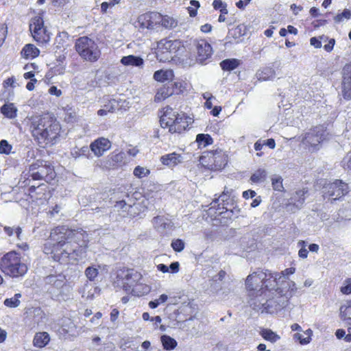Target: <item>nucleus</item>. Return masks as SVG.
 Listing matches in <instances>:
<instances>
[{"label": "nucleus", "mask_w": 351, "mask_h": 351, "mask_svg": "<svg viewBox=\"0 0 351 351\" xmlns=\"http://www.w3.org/2000/svg\"><path fill=\"white\" fill-rule=\"evenodd\" d=\"M183 46L179 40L162 39L157 44L156 57L160 62H169L177 56Z\"/></svg>", "instance_id": "obj_7"}, {"label": "nucleus", "mask_w": 351, "mask_h": 351, "mask_svg": "<svg viewBox=\"0 0 351 351\" xmlns=\"http://www.w3.org/2000/svg\"><path fill=\"white\" fill-rule=\"evenodd\" d=\"M266 290H263L260 291L259 293L256 292L254 295L250 296V300L249 302L250 305L256 311H261V312H263V308H258L255 304H258L259 302L263 304H264V302L265 300H267L268 298H266L265 294Z\"/></svg>", "instance_id": "obj_27"}, {"label": "nucleus", "mask_w": 351, "mask_h": 351, "mask_svg": "<svg viewBox=\"0 0 351 351\" xmlns=\"http://www.w3.org/2000/svg\"><path fill=\"white\" fill-rule=\"evenodd\" d=\"M335 43V39L330 38V39H329L328 43L327 44L324 45V49L326 51L330 52L333 49Z\"/></svg>", "instance_id": "obj_59"}, {"label": "nucleus", "mask_w": 351, "mask_h": 351, "mask_svg": "<svg viewBox=\"0 0 351 351\" xmlns=\"http://www.w3.org/2000/svg\"><path fill=\"white\" fill-rule=\"evenodd\" d=\"M0 269L5 275L11 278H20L27 271V265L22 261L20 253L11 251L6 253L1 258Z\"/></svg>", "instance_id": "obj_4"}, {"label": "nucleus", "mask_w": 351, "mask_h": 351, "mask_svg": "<svg viewBox=\"0 0 351 351\" xmlns=\"http://www.w3.org/2000/svg\"><path fill=\"white\" fill-rule=\"evenodd\" d=\"M29 177L34 180H44L47 182L53 180L56 173L51 164L45 160H38L29 165Z\"/></svg>", "instance_id": "obj_8"}, {"label": "nucleus", "mask_w": 351, "mask_h": 351, "mask_svg": "<svg viewBox=\"0 0 351 351\" xmlns=\"http://www.w3.org/2000/svg\"><path fill=\"white\" fill-rule=\"evenodd\" d=\"M324 196L339 199L348 193V185L340 180L328 183L324 186Z\"/></svg>", "instance_id": "obj_13"}, {"label": "nucleus", "mask_w": 351, "mask_h": 351, "mask_svg": "<svg viewBox=\"0 0 351 351\" xmlns=\"http://www.w3.org/2000/svg\"><path fill=\"white\" fill-rule=\"evenodd\" d=\"M141 274L133 269H121L117 273V278L121 281L123 288L126 292L131 290L141 279Z\"/></svg>", "instance_id": "obj_11"}, {"label": "nucleus", "mask_w": 351, "mask_h": 351, "mask_svg": "<svg viewBox=\"0 0 351 351\" xmlns=\"http://www.w3.org/2000/svg\"><path fill=\"white\" fill-rule=\"evenodd\" d=\"M182 160V157L180 154L173 152L169 154L164 155L160 158V162L166 166L173 167L180 163Z\"/></svg>", "instance_id": "obj_26"}, {"label": "nucleus", "mask_w": 351, "mask_h": 351, "mask_svg": "<svg viewBox=\"0 0 351 351\" xmlns=\"http://www.w3.org/2000/svg\"><path fill=\"white\" fill-rule=\"evenodd\" d=\"M174 126L171 128V133H181L184 131L191 123V118L185 116L184 114L177 113L176 118H174Z\"/></svg>", "instance_id": "obj_22"}, {"label": "nucleus", "mask_w": 351, "mask_h": 351, "mask_svg": "<svg viewBox=\"0 0 351 351\" xmlns=\"http://www.w3.org/2000/svg\"><path fill=\"white\" fill-rule=\"evenodd\" d=\"M177 113L172 108L167 107L163 115L161 117L160 122L162 128H169L171 133V128L174 126L175 119Z\"/></svg>", "instance_id": "obj_23"}, {"label": "nucleus", "mask_w": 351, "mask_h": 351, "mask_svg": "<svg viewBox=\"0 0 351 351\" xmlns=\"http://www.w3.org/2000/svg\"><path fill=\"white\" fill-rule=\"evenodd\" d=\"M12 145L7 141L2 140L0 142V154H9L12 150Z\"/></svg>", "instance_id": "obj_52"}, {"label": "nucleus", "mask_w": 351, "mask_h": 351, "mask_svg": "<svg viewBox=\"0 0 351 351\" xmlns=\"http://www.w3.org/2000/svg\"><path fill=\"white\" fill-rule=\"evenodd\" d=\"M21 297V293H16L14 297L7 298L4 300V305L10 308H16L20 305L19 298Z\"/></svg>", "instance_id": "obj_40"}, {"label": "nucleus", "mask_w": 351, "mask_h": 351, "mask_svg": "<svg viewBox=\"0 0 351 351\" xmlns=\"http://www.w3.org/2000/svg\"><path fill=\"white\" fill-rule=\"evenodd\" d=\"M267 176V172L264 169H258L256 170L250 178V180L254 183H261L263 182Z\"/></svg>", "instance_id": "obj_34"}, {"label": "nucleus", "mask_w": 351, "mask_h": 351, "mask_svg": "<svg viewBox=\"0 0 351 351\" xmlns=\"http://www.w3.org/2000/svg\"><path fill=\"white\" fill-rule=\"evenodd\" d=\"M174 251L180 252L184 249V242L182 239L173 240L171 244Z\"/></svg>", "instance_id": "obj_49"}, {"label": "nucleus", "mask_w": 351, "mask_h": 351, "mask_svg": "<svg viewBox=\"0 0 351 351\" xmlns=\"http://www.w3.org/2000/svg\"><path fill=\"white\" fill-rule=\"evenodd\" d=\"M49 93L51 95H56L57 97H60L62 95V91L55 86H51L49 89Z\"/></svg>", "instance_id": "obj_61"}, {"label": "nucleus", "mask_w": 351, "mask_h": 351, "mask_svg": "<svg viewBox=\"0 0 351 351\" xmlns=\"http://www.w3.org/2000/svg\"><path fill=\"white\" fill-rule=\"evenodd\" d=\"M160 340L164 349L167 350H173L177 346V341L167 335H162Z\"/></svg>", "instance_id": "obj_33"}, {"label": "nucleus", "mask_w": 351, "mask_h": 351, "mask_svg": "<svg viewBox=\"0 0 351 351\" xmlns=\"http://www.w3.org/2000/svg\"><path fill=\"white\" fill-rule=\"evenodd\" d=\"M149 290L150 289L148 286L138 282L128 293H130L134 295L141 296L149 293Z\"/></svg>", "instance_id": "obj_32"}, {"label": "nucleus", "mask_w": 351, "mask_h": 351, "mask_svg": "<svg viewBox=\"0 0 351 351\" xmlns=\"http://www.w3.org/2000/svg\"><path fill=\"white\" fill-rule=\"evenodd\" d=\"M51 254L54 261L61 263H67L71 260H79L86 258L87 244L86 245H71L69 243L58 245L51 249Z\"/></svg>", "instance_id": "obj_5"}, {"label": "nucleus", "mask_w": 351, "mask_h": 351, "mask_svg": "<svg viewBox=\"0 0 351 351\" xmlns=\"http://www.w3.org/2000/svg\"><path fill=\"white\" fill-rule=\"evenodd\" d=\"M160 24L166 29H173L178 25V21L173 17L161 14Z\"/></svg>", "instance_id": "obj_37"}, {"label": "nucleus", "mask_w": 351, "mask_h": 351, "mask_svg": "<svg viewBox=\"0 0 351 351\" xmlns=\"http://www.w3.org/2000/svg\"><path fill=\"white\" fill-rule=\"evenodd\" d=\"M75 47L80 57L86 61L94 62L100 57L101 51L97 44L88 36L77 38Z\"/></svg>", "instance_id": "obj_6"}, {"label": "nucleus", "mask_w": 351, "mask_h": 351, "mask_svg": "<svg viewBox=\"0 0 351 351\" xmlns=\"http://www.w3.org/2000/svg\"><path fill=\"white\" fill-rule=\"evenodd\" d=\"M98 274V269L94 267H88L85 270V275L90 281L94 280Z\"/></svg>", "instance_id": "obj_48"}, {"label": "nucleus", "mask_w": 351, "mask_h": 351, "mask_svg": "<svg viewBox=\"0 0 351 351\" xmlns=\"http://www.w3.org/2000/svg\"><path fill=\"white\" fill-rule=\"evenodd\" d=\"M28 191L32 200L39 201L38 204H43L48 199L47 186L45 184L30 185Z\"/></svg>", "instance_id": "obj_19"}, {"label": "nucleus", "mask_w": 351, "mask_h": 351, "mask_svg": "<svg viewBox=\"0 0 351 351\" xmlns=\"http://www.w3.org/2000/svg\"><path fill=\"white\" fill-rule=\"evenodd\" d=\"M30 130L39 145L45 147L56 143L60 136L61 127L55 118L45 115L32 119Z\"/></svg>", "instance_id": "obj_1"}, {"label": "nucleus", "mask_w": 351, "mask_h": 351, "mask_svg": "<svg viewBox=\"0 0 351 351\" xmlns=\"http://www.w3.org/2000/svg\"><path fill=\"white\" fill-rule=\"evenodd\" d=\"M149 173L150 171L149 169L141 166H137L134 170V175L138 178H143L145 177L148 176Z\"/></svg>", "instance_id": "obj_47"}, {"label": "nucleus", "mask_w": 351, "mask_h": 351, "mask_svg": "<svg viewBox=\"0 0 351 351\" xmlns=\"http://www.w3.org/2000/svg\"><path fill=\"white\" fill-rule=\"evenodd\" d=\"M104 107L108 113L114 112L117 110H119L121 108V106L119 105V101L115 99H111L108 102V104H105Z\"/></svg>", "instance_id": "obj_42"}, {"label": "nucleus", "mask_w": 351, "mask_h": 351, "mask_svg": "<svg viewBox=\"0 0 351 351\" xmlns=\"http://www.w3.org/2000/svg\"><path fill=\"white\" fill-rule=\"evenodd\" d=\"M45 289L49 293H56L60 291L66 283V277L64 274L60 273L57 274H50L44 278Z\"/></svg>", "instance_id": "obj_14"}, {"label": "nucleus", "mask_w": 351, "mask_h": 351, "mask_svg": "<svg viewBox=\"0 0 351 351\" xmlns=\"http://www.w3.org/2000/svg\"><path fill=\"white\" fill-rule=\"evenodd\" d=\"M261 335L267 341L275 343L280 339V337L270 329H263Z\"/></svg>", "instance_id": "obj_35"}, {"label": "nucleus", "mask_w": 351, "mask_h": 351, "mask_svg": "<svg viewBox=\"0 0 351 351\" xmlns=\"http://www.w3.org/2000/svg\"><path fill=\"white\" fill-rule=\"evenodd\" d=\"M288 297H280V299L283 300V302L281 303L277 302L276 298H269L267 300L264 302V304L260 302L258 304H255L258 308H263V312L273 313L287 306Z\"/></svg>", "instance_id": "obj_20"}, {"label": "nucleus", "mask_w": 351, "mask_h": 351, "mask_svg": "<svg viewBox=\"0 0 351 351\" xmlns=\"http://www.w3.org/2000/svg\"><path fill=\"white\" fill-rule=\"evenodd\" d=\"M280 279L278 273L273 274L268 270L266 271L258 270L247 277L245 285L247 291L250 292V296H252L256 292L259 293L264 289L265 290L274 289Z\"/></svg>", "instance_id": "obj_3"}, {"label": "nucleus", "mask_w": 351, "mask_h": 351, "mask_svg": "<svg viewBox=\"0 0 351 351\" xmlns=\"http://www.w3.org/2000/svg\"><path fill=\"white\" fill-rule=\"evenodd\" d=\"M161 14L158 12H147L140 15L138 18V23L142 29H152L156 25H160Z\"/></svg>", "instance_id": "obj_15"}, {"label": "nucleus", "mask_w": 351, "mask_h": 351, "mask_svg": "<svg viewBox=\"0 0 351 351\" xmlns=\"http://www.w3.org/2000/svg\"><path fill=\"white\" fill-rule=\"evenodd\" d=\"M114 346L112 343L108 342L104 343L99 349V351H114Z\"/></svg>", "instance_id": "obj_57"}, {"label": "nucleus", "mask_w": 351, "mask_h": 351, "mask_svg": "<svg viewBox=\"0 0 351 351\" xmlns=\"http://www.w3.org/2000/svg\"><path fill=\"white\" fill-rule=\"evenodd\" d=\"M341 291L346 295L351 293V278H348L344 281L343 285L341 287Z\"/></svg>", "instance_id": "obj_54"}, {"label": "nucleus", "mask_w": 351, "mask_h": 351, "mask_svg": "<svg viewBox=\"0 0 351 351\" xmlns=\"http://www.w3.org/2000/svg\"><path fill=\"white\" fill-rule=\"evenodd\" d=\"M110 141L106 138H99L93 141L90 145L91 151L98 157L102 156L106 151L110 148Z\"/></svg>", "instance_id": "obj_21"}, {"label": "nucleus", "mask_w": 351, "mask_h": 351, "mask_svg": "<svg viewBox=\"0 0 351 351\" xmlns=\"http://www.w3.org/2000/svg\"><path fill=\"white\" fill-rule=\"evenodd\" d=\"M40 51L32 44H27L23 48L21 53L25 59H32L38 56Z\"/></svg>", "instance_id": "obj_29"}, {"label": "nucleus", "mask_w": 351, "mask_h": 351, "mask_svg": "<svg viewBox=\"0 0 351 351\" xmlns=\"http://www.w3.org/2000/svg\"><path fill=\"white\" fill-rule=\"evenodd\" d=\"M154 228L160 232H163L172 227V223L164 216H156L152 219Z\"/></svg>", "instance_id": "obj_25"}, {"label": "nucleus", "mask_w": 351, "mask_h": 351, "mask_svg": "<svg viewBox=\"0 0 351 351\" xmlns=\"http://www.w3.org/2000/svg\"><path fill=\"white\" fill-rule=\"evenodd\" d=\"M197 51V61L204 63L205 60L210 58L213 54L211 45L205 40H200L195 43Z\"/></svg>", "instance_id": "obj_18"}, {"label": "nucleus", "mask_w": 351, "mask_h": 351, "mask_svg": "<svg viewBox=\"0 0 351 351\" xmlns=\"http://www.w3.org/2000/svg\"><path fill=\"white\" fill-rule=\"evenodd\" d=\"M308 191L305 189L295 191L289 199V203L287 204V210L295 213L301 209L305 202V194Z\"/></svg>", "instance_id": "obj_17"}, {"label": "nucleus", "mask_w": 351, "mask_h": 351, "mask_svg": "<svg viewBox=\"0 0 351 351\" xmlns=\"http://www.w3.org/2000/svg\"><path fill=\"white\" fill-rule=\"evenodd\" d=\"M170 269L172 273H178L180 269V264L178 262H173L172 263L169 267V269Z\"/></svg>", "instance_id": "obj_62"}, {"label": "nucleus", "mask_w": 351, "mask_h": 351, "mask_svg": "<svg viewBox=\"0 0 351 351\" xmlns=\"http://www.w3.org/2000/svg\"><path fill=\"white\" fill-rule=\"evenodd\" d=\"M350 17H351V11L348 9H344L341 13L337 14L334 17V21L335 23H339L342 21H343L344 20L350 19Z\"/></svg>", "instance_id": "obj_44"}, {"label": "nucleus", "mask_w": 351, "mask_h": 351, "mask_svg": "<svg viewBox=\"0 0 351 351\" xmlns=\"http://www.w3.org/2000/svg\"><path fill=\"white\" fill-rule=\"evenodd\" d=\"M137 208V204L133 205L127 204L124 200L117 202L114 205V210L119 212V215L123 217L132 216V210Z\"/></svg>", "instance_id": "obj_24"}, {"label": "nucleus", "mask_w": 351, "mask_h": 351, "mask_svg": "<svg viewBox=\"0 0 351 351\" xmlns=\"http://www.w3.org/2000/svg\"><path fill=\"white\" fill-rule=\"evenodd\" d=\"M49 335L46 332H38L34 338V345L38 348L45 347L49 341Z\"/></svg>", "instance_id": "obj_30"}, {"label": "nucleus", "mask_w": 351, "mask_h": 351, "mask_svg": "<svg viewBox=\"0 0 351 351\" xmlns=\"http://www.w3.org/2000/svg\"><path fill=\"white\" fill-rule=\"evenodd\" d=\"M171 94V93H169L168 88H162L157 92L155 96V99L158 101L163 100L168 97Z\"/></svg>", "instance_id": "obj_53"}, {"label": "nucleus", "mask_w": 351, "mask_h": 351, "mask_svg": "<svg viewBox=\"0 0 351 351\" xmlns=\"http://www.w3.org/2000/svg\"><path fill=\"white\" fill-rule=\"evenodd\" d=\"M232 192V190L230 191H228L226 190V188L224 189V191H223L222 194L218 197V198H215L212 204H217L219 199H221V200L222 201V202H226L227 201L226 199H224V197H226V196H228L230 197V193Z\"/></svg>", "instance_id": "obj_55"}, {"label": "nucleus", "mask_w": 351, "mask_h": 351, "mask_svg": "<svg viewBox=\"0 0 351 351\" xmlns=\"http://www.w3.org/2000/svg\"><path fill=\"white\" fill-rule=\"evenodd\" d=\"M121 63L124 66H142L144 64V60L140 56H136L134 55H129L123 56L121 59Z\"/></svg>", "instance_id": "obj_28"}, {"label": "nucleus", "mask_w": 351, "mask_h": 351, "mask_svg": "<svg viewBox=\"0 0 351 351\" xmlns=\"http://www.w3.org/2000/svg\"><path fill=\"white\" fill-rule=\"evenodd\" d=\"M328 132L322 125L315 126L306 132L302 139V143L306 146L309 151H317L321 144L326 140Z\"/></svg>", "instance_id": "obj_9"}, {"label": "nucleus", "mask_w": 351, "mask_h": 351, "mask_svg": "<svg viewBox=\"0 0 351 351\" xmlns=\"http://www.w3.org/2000/svg\"><path fill=\"white\" fill-rule=\"evenodd\" d=\"M312 334L313 331L311 329H308L304 332L305 337L300 333H295L294 335V339L299 340L301 344H307L310 342Z\"/></svg>", "instance_id": "obj_41"}, {"label": "nucleus", "mask_w": 351, "mask_h": 351, "mask_svg": "<svg viewBox=\"0 0 351 351\" xmlns=\"http://www.w3.org/2000/svg\"><path fill=\"white\" fill-rule=\"evenodd\" d=\"M328 38L326 36H322L319 37V39L316 37H313L310 39V43L311 45L314 46L315 48H321L322 43L326 42Z\"/></svg>", "instance_id": "obj_51"}, {"label": "nucleus", "mask_w": 351, "mask_h": 351, "mask_svg": "<svg viewBox=\"0 0 351 351\" xmlns=\"http://www.w3.org/2000/svg\"><path fill=\"white\" fill-rule=\"evenodd\" d=\"M173 76L171 71H164L162 70L157 71L154 74V78L158 82L168 80Z\"/></svg>", "instance_id": "obj_38"}, {"label": "nucleus", "mask_w": 351, "mask_h": 351, "mask_svg": "<svg viewBox=\"0 0 351 351\" xmlns=\"http://www.w3.org/2000/svg\"><path fill=\"white\" fill-rule=\"evenodd\" d=\"M1 113L9 119H14L16 117L17 108L14 104H5L1 108Z\"/></svg>", "instance_id": "obj_31"}, {"label": "nucleus", "mask_w": 351, "mask_h": 351, "mask_svg": "<svg viewBox=\"0 0 351 351\" xmlns=\"http://www.w3.org/2000/svg\"><path fill=\"white\" fill-rule=\"evenodd\" d=\"M69 38V34L67 32H62L61 33H60L58 34V36L56 37V42L58 43L59 45H62V43H61V40H63L64 38Z\"/></svg>", "instance_id": "obj_60"}, {"label": "nucleus", "mask_w": 351, "mask_h": 351, "mask_svg": "<svg viewBox=\"0 0 351 351\" xmlns=\"http://www.w3.org/2000/svg\"><path fill=\"white\" fill-rule=\"evenodd\" d=\"M251 1L252 0H240L236 3V5L238 8L243 10Z\"/></svg>", "instance_id": "obj_63"}, {"label": "nucleus", "mask_w": 351, "mask_h": 351, "mask_svg": "<svg viewBox=\"0 0 351 351\" xmlns=\"http://www.w3.org/2000/svg\"><path fill=\"white\" fill-rule=\"evenodd\" d=\"M239 64V62L237 59H226L220 62L221 69L224 71H232Z\"/></svg>", "instance_id": "obj_36"}, {"label": "nucleus", "mask_w": 351, "mask_h": 351, "mask_svg": "<svg viewBox=\"0 0 351 351\" xmlns=\"http://www.w3.org/2000/svg\"><path fill=\"white\" fill-rule=\"evenodd\" d=\"M295 271V267H289V268H287L283 271H281L280 274H278L279 276H280V278L282 276L284 277H286V276H288L291 274H294Z\"/></svg>", "instance_id": "obj_58"}, {"label": "nucleus", "mask_w": 351, "mask_h": 351, "mask_svg": "<svg viewBox=\"0 0 351 351\" xmlns=\"http://www.w3.org/2000/svg\"><path fill=\"white\" fill-rule=\"evenodd\" d=\"M271 184L274 190L282 191L284 189L282 184V178L280 176H274L271 178Z\"/></svg>", "instance_id": "obj_43"}, {"label": "nucleus", "mask_w": 351, "mask_h": 351, "mask_svg": "<svg viewBox=\"0 0 351 351\" xmlns=\"http://www.w3.org/2000/svg\"><path fill=\"white\" fill-rule=\"evenodd\" d=\"M208 158L209 160L208 164L212 167V168H214L216 170L224 168L228 162L227 156L221 149H216L215 151L206 153V155H203L200 158L203 164L206 163L207 166Z\"/></svg>", "instance_id": "obj_12"}, {"label": "nucleus", "mask_w": 351, "mask_h": 351, "mask_svg": "<svg viewBox=\"0 0 351 351\" xmlns=\"http://www.w3.org/2000/svg\"><path fill=\"white\" fill-rule=\"evenodd\" d=\"M196 141L199 146L206 147L211 145L213 142V138L209 134H199L197 135Z\"/></svg>", "instance_id": "obj_39"}, {"label": "nucleus", "mask_w": 351, "mask_h": 351, "mask_svg": "<svg viewBox=\"0 0 351 351\" xmlns=\"http://www.w3.org/2000/svg\"><path fill=\"white\" fill-rule=\"evenodd\" d=\"M4 231L10 237L12 236L14 233L16 234L17 239L19 240H21V233H22V229L18 226L15 228L9 227V226H5L4 227Z\"/></svg>", "instance_id": "obj_45"}, {"label": "nucleus", "mask_w": 351, "mask_h": 351, "mask_svg": "<svg viewBox=\"0 0 351 351\" xmlns=\"http://www.w3.org/2000/svg\"><path fill=\"white\" fill-rule=\"evenodd\" d=\"M213 5L215 10H219L222 14H228L226 3H223L221 0H214Z\"/></svg>", "instance_id": "obj_50"}, {"label": "nucleus", "mask_w": 351, "mask_h": 351, "mask_svg": "<svg viewBox=\"0 0 351 351\" xmlns=\"http://www.w3.org/2000/svg\"><path fill=\"white\" fill-rule=\"evenodd\" d=\"M256 195V192L252 190H247L243 193V197L245 199L252 198Z\"/></svg>", "instance_id": "obj_64"}, {"label": "nucleus", "mask_w": 351, "mask_h": 351, "mask_svg": "<svg viewBox=\"0 0 351 351\" xmlns=\"http://www.w3.org/2000/svg\"><path fill=\"white\" fill-rule=\"evenodd\" d=\"M341 93L344 99H351V62L346 64L342 70Z\"/></svg>", "instance_id": "obj_16"}, {"label": "nucleus", "mask_w": 351, "mask_h": 351, "mask_svg": "<svg viewBox=\"0 0 351 351\" xmlns=\"http://www.w3.org/2000/svg\"><path fill=\"white\" fill-rule=\"evenodd\" d=\"M276 73L274 69L271 68H265L262 71V73L260 74V78L263 80H272L275 77Z\"/></svg>", "instance_id": "obj_46"}, {"label": "nucleus", "mask_w": 351, "mask_h": 351, "mask_svg": "<svg viewBox=\"0 0 351 351\" xmlns=\"http://www.w3.org/2000/svg\"><path fill=\"white\" fill-rule=\"evenodd\" d=\"M3 85L4 88H8L9 86H11L12 88L16 87V78L14 76L8 78L3 82Z\"/></svg>", "instance_id": "obj_56"}, {"label": "nucleus", "mask_w": 351, "mask_h": 351, "mask_svg": "<svg viewBox=\"0 0 351 351\" xmlns=\"http://www.w3.org/2000/svg\"><path fill=\"white\" fill-rule=\"evenodd\" d=\"M29 30L34 39L38 43L47 44L49 42L50 33L44 26V21L40 16L32 18L29 23Z\"/></svg>", "instance_id": "obj_10"}, {"label": "nucleus", "mask_w": 351, "mask_h": 351, "mask_svg": "<svg viewBox=\"0 0 351 351\" xmlns=\"http://www.w3.org/2000/svg\"><path fill=\"white\" fill-rule=\"evenodd\" d=\"M88 242V234L82 229L75 230L65 226H58L51 230L49 238L44 244L43 252L47 254H51V249L58 245L62 247V244L65 243L76 245H86Z\"/></svg>", "instance_id": "obj_2"}]
</instances>
